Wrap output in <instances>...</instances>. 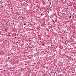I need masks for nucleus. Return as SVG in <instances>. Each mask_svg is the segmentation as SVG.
Masks as SVG:
<instances>
[{"label": "nucleus", "instance_id": "obj_1", "mask_svg": "<svg viewBox=\"0 0 76 76\" xmlns=\"http://www.w3.org/2000/svg\"><path fill=\"white\" fill-rule=\"evenodd\" d=\"M25 25V26H26V23L24 24V25Z\"/></svg>", "mask_w": 76, "mask_h": 76}, {"label": "nucleus", "instance_id": "obj_2", "mask_svg": "<svg viewBox=\"0 0 76 76\" xmlns=\"http://www.w3.org/2000/svg\"><path fill=\"white\" fill-rule=\"evenodd\" d=\"M69 18H72V17H71V16H70L69 17Z\"/></svg>", "mask_w": 76, "mask_h": 76}, {"label": "nucleus", "instance_id": "obj_3", "mask_svg": "<svg viewBox=\"0 0 76 76\" xmlns=\"http://www.w3.org/2000/svg\"><path fill=\"white\" fill-rule=\"evenodd\" d=\"M15 38H16V37H15Z\"/></svg>", "mask_w": 76, "mask_h": 76}, {"label": "nucleus", "instance_id": "obj_4", "mask_svg": "<svg viewBox=\"0 0 76 76\" xmlns=\"http://www.w3.org/2000/svg\"><path fill=\"white\" fill-rule=\"evenodd\" d=\"M9 25H10V23H9Z\"/></svg>", "mask_w": 76, "mask_h": 76}, {"label": "nucleus", "instance_id": "obj_5", "mask_svg": "<svg viewBox=\"0 0 76 76\" xmlns=\"http://www.w3.org/2000/svg\"><path fill=\"white\" fill-rule=\"evenodd\" d=\"M8 58H9V57H8Z\"/></svg>", "mask_w": 76, "mask_h": 76}, {"label": "nucleus", "instance_id": "obj_6", "mask_svg": "<svg viewBox=\"0 0 76 76\" xmlns=\"http://www.w3.org/2000/svg\"><path fill=\"white\" fill-rule=\"evenodd\" d=\"M24 28H25V27H24Z\"/></svg>", "mask_w": 76, "mask_h": 76}, {"label": "nucleus", "instance_id": "obj_7", "mask_svg": "<svg viewBox=\"0 0 76 76\" xmlns=\"http://www.w3.org/2000/svg\"><path fill=\"white\" fill-rule=\"evenodd\" d=\"M67 9H68V8H67Z\"/></svg>", "mask_w": 76, "mask_h": 76}]
</instances>
